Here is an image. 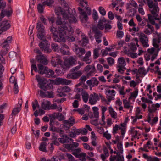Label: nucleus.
Returning <instances> with one entry per match:
<instances>
[{"label":"nucleus","mask_w":161,"mask_h":161,"mask_svg":"<svg viewBox=\"0 0 161 161\" xmlns=\"http://www.w3.org/2000/svg\"><path fill=\"white\" fill-rule=\"evenodd\" d=\"M82 74V71L81 70H80L78 72H73V77L74 79H77L80 77Z\"/></svg>","instance_id":"58836bf2"},{"label":"nucleus","mask_w":161,"mask_h":161,"mask_svg":"<svg viewBox=\"0 0 161 161\" xmlns=\"http://www.w3.org/2000/svg\"><path fill=\"white\" fill-rule=\"evenodd\" d=\"M39 87L42 89L43 90L46 91L47 90H50L52 88L53 85L51 83H48L46 86L45 85L44 86H39Z\"/></svg>","instance_id":"72a5a7b5"},{"label":"nucleus","mask_w":161,"mask_h":161,"mask_svg":"<svg viewBox=\"0 0 161 161\" xmlns=\"http://www.w3.org/2000/svg\"><path fill=\"white\" fill-rule=\"evenodd\" d=\"M51 105V103L50 101H43L41 103V108L45 110H49L50 109V107Z\"/></svg>","instance_id":"b1692460"},{"label":"nucleus","mask_w":161,"mask_h":161,"mask_svg":"<svg viewBox=\"0 0 161 161\" xmlns=\"http://www.w3.org/2000/svg\"><path fill=\"white\" fill-rule=\"evenodd\" d=\"M79 146L77 142H73L72 144H66L64 145V147L69 151H72V153L76 157L81 152V149L80 148L75 149Z\"/></svg>","instance_id":"20e7f679"},{"label":"nucleus","mask_w":161,"mask_h":161,"mask_svg":"<svg viewBox=\"0 0 161 161\" xmlns=\"http://www.w3.org/2000/svg\"><path fill=\"white\" fill-rule=\"evenodd\" d=\"M62 92H69L70 90V88L68 86H65L64 87L60 88Z\"/></svg>","instance_id":"6e6d98bb"},{"label":"nucleus","mask_w":161,"mask_h":161,"mask_svg":"<svg viewBox=\"0 0 161 161\" xmlns=\"http://www.w3.org/2000/svg\"><path fill=\"white\" fill-rule=\"evenodd\" d=\"M75 52L76 55L79 58L82 57V55L86 53V51L84 48L79 47L76 45L75 49Z\"/></svg>","instance_id":"2eb2a0df"},{"label":"nucleus","mask_w":161,"mask_h":161,"mask_svg":"<svg viewBox=\"0 0 161 161\" xmlns=\"http://www.w3.org/2000/svg\"><path fill=\"white\" fill-rule=\"evenodd\" d=\"M1 20V19L0 18V21ZM11 25L8 22V21H3L0 24L1 30H7L8 29Z\"/></svg>","instance_id":"a211bd4d"},{"label":"nucleus","mask_w":161,"mask_h":161,"mask_svg":"<svg viewBox=\"0 0 161 161\" xmlns=\"http://www.w3.org/2000/svg\"><path fill=\"white\" fill-rule=\"evenodd\" d=\"M53 114L54 115L55 118L58 119L59 121H62L65 119L64 116L61 113H54Z\"/></svg>","instance_id":"cd10ccee"},{"label":"nucleus","mask_w":161,"mask_h":161,"mask_svg":"<svg viewBox=\"0 0 161 161\" xmlns=\"http://www.w3.org/2000/svg\"><path fill=\"white\" fill-rule=\"evenodd\" d=\"M95 33V37L96 39V42L99 43L101 42V40L99 39L102 36V34L101 33L100 31H94Z\"/></svg>","instance_id":"c85d7f7f"},{"label":"nucleus","mask_w":161,"mask_h":161,"mask_svg":"<svg viewBox=\"0 0 161 161\" xmlns=\"http://www.w3.org/2000/svg\"><path fill=\"white\" fill-rule=\"evenodd\" d=\"M0 10L2 11L0 14L1 17L0 18L1 19L4 17L5 16L9 17L12 13V11H11L3 10V9Z\"/></svg>","instance_id":"a878e982"},{"label":"nucleus","mask_w":161,"mask_h":161,"mask_svg":"<svg viewBox=\"0 0 161 161\" xmlns=\"http://www.w3.org/2000/svg\"><path fill=\"white\" fill-rule=\"evenodd\" d=\"M47 143L45 142H42L39 147V149L41 151L46 152L47 150H46Z\"/></svg>","instance_id":"c756f323"},{"label":"nucleus","mask_w":161,"mask_h":161,"mask_svg":"<svg viewBox=\"0 0 161 161\" xmlns=\"http://www.w3.org/2000/svg\"><path fill=\"white\" fill-rule=\"evenodd\" d=\"M77 58L76 57L70 56L64 62V65L67 67L69 68L77 63Z\"/></svg>","instance_id":"6e6552de"},{"label":"nucleus","mask_w":161,"mask_h":161,"mask_svg":"<svg viewBox=\"0 0 161 161\" xmlns=\"http://www.w3.org/2000/svg\"><path fill=\"white\" fill-rule=\"evenodd\" d=\"M116 86L119 88V89H120L119 91V92L120 95H123L125 94V93L124 92L125 87L124 86H123L122 87H120V86H119L117 85H116Z\"/></svg>","instance_id":"8fccbe9b"},{"label":"nucleus","mask_w":161,"mask_h":161,"mask_svg":"<svg viewBox=\"0 0 161 161\" xmlns=\"http://www.w3.org/2000/svg\"><path fill=\"white\" fill-rule=\"evenodd\" d=\"M80 65L77 66L75 67H74L71 69L70 71L72 73L78 72L79 71L78 70L80 69Z\"/></svg>","instance_id":"e2e57ef3"},{"label":"nucleus","mask_w":161,"mask_h":161,"mask_svg":"<svg viewBox=\"0 0 161 161\" xmlns=\"http://www.w3.org/2000/svg\"><path fill=\"white\" fill-rule=\"evenodd\" d=\"M106 21V20L104 18H103V19L100 20H99L97 26V27H93V29H96V30H97L98 29H100L103 30L104 28V24L103 23L105 22Z\"/></svg>","instance_id":"6ab92c4d"},{"label":"nucleus","mask_w":161,"mask_h":161,"mask_svg":"<svg viewBox=\"0 0 161 161\" xmlns=\"http://www.w3.org/2000/svg\"><path fill=\"white\" fill-rule=\"evenodd\" d=\"M118 64L117 66V68H119L118 71L119 72L123 74L124 69H126L125 67L126 63L124 58L123 57L119 58L118 60Z\"/></svg>","instance_id":"0eeeda50"},{"label":"nucleus","mask_w":161,"mask_h":161,"mask_svg":"<svg viewBox=\"0 0 161 161\" xmlns=\"http://www.w3.org/2000/svg\"><path fill=\"white\" fill-rule=\"evenodd\" d=\"M138 72L139 74H142L145 75L147 72L144 67H140L138 70Z\"/></svg>","instance_id":"5fc2aeb1"},{"label":"nucleus","mask_w":161,"mask_h":161,"mask_svg":"<svg viewBox=\"0 0 161 161\" xmlns=\"http://www.w3.org/2000/svg\"><path fill=\"white\" fill-rule=\"evenodd\" d=\"M107 92L108 93V94L107 95V98L108 101L110 102L111 100L114 99V97L115 95L114 94L115 91L114 90H112L111 91L108 90H107Z\"/></svg>","instance_id":"aec40b11"},{"label":"nucleus","mask_w":161,"mask_h":161,"mask_svg":"<svg viewBox=\"0 0 161 161\" xmlns=\"http://www.w3.org/2000/svg\"><path fill=\"white\" fill-rule=\"evenodd\" d=\"M79 6L83 8L85 7V11L80 7H78V9L80 14V19L83 18L86 21L88 18L87 15L91 14V10L87 6V2L86 0H80Z\"/></svg>","instance_id":"f03ea898"},{"label":"nucleus","mask_w":161,"mask_h":161,"mask_svg":"<svg viewBox=\"0 0 161 161\" xmlns=\"http://www.w3.org/2000/svg\"><path fill=\"white\" fill-rule=\"evenodd\" d=\"M55 12L56 15L58 16L56 20V24L58 26L59 30H69L72 29V27L68 23L66 19H62L59 16L62 14L63 11L61 7H57L55 8Z\"/></svg>","instance_id":"f257e3e1"},{"label":"nucleus","mask_w":161,"mask_h":161,"mask_svg":"<svg viewBox=\"0 0 161 161\" xmlns=\"http://www.w3.org/2000/svg\"><path fill=\"white\" fill-rule=\"evenodd\" d=\"M148 19L150 23L153 25L155 24V22L154 20V18L150 14H148Z\"/></svg>","instance_id":"4d7b16f0"},{"label":"nucleus","mask_w":161,"mask_h":161,"mask_svg":"<svg viewBox=\"0 0 161 161\" xmlns=\"http://www.w3.org/2000/svg\"><path fill=\"white\" fill-rule=\"evenodd\" d=\"M36 79L38 82L40 86H44L47 82V80L45 78H41L39 75L36 76Z\"/></svg>","instance_id":"5701e85b"},{"label":"nucleus","mask_w":161,"mask_h":161,"mask_svg":"<svg viewBox=\"0 0 161 161\" xmlns=\"http://www.w3.org/2000/svg\"><path fill=\"white\" fill-rule=\"evenodd\" d=\"M61 136L62 138H59L58 140L61 143H69L73 141V139L69 138L65 134L62 135Z\"/></svg>","instance_id":"f3484780"},{"label":"nucleus","mask_w":161,"mask_h":161,"mask_svg":"<svg viewBox=\"0 0 161 161\" xmlns=\"http://www.w3.org/2000/svg\"><path fill=\"white\" fill-rule=\"evenodd\" d=\"M44 5L43 4H39L37 5V9L38 12L40 13H42L43 12L44 10V7L43 6Z\"/></svg>","instance_id":"79ce46f5"},{"label":"nucleus","mask_w":161,"mask_h":161,"mask_svg":"<svg viewBox=\"0 0 161 161\" xmlns=\"http://www.w3.org/2000/svg\"><path fill=\"white\" fill-rule=\"evenodd\" d=\"M23 101L22 98L20 100H19L18 103L17 104V107L14 108L12 111L11 115L15 116L16 114L19 113L21 110V107L22 105Z\"/></svg>","instance_id":"ddd939ff"},{"label":"nucleus","mask_w":161,"mask_h":161,"mask_svg":"<svg viewBox=\"0 0 161 161\" xmlns=\"http://www.w3.org/2000/svg\"><path fill=\"white\" fill-rule=\"evenodd\" d=\"M66 31H54L53 35L54 40L60 43L65 42L66 41L65 37L66 36Z\"/></svg>","instance_id":"7ed1b4c3"},{"label":"nucleus","mask_w":161,"mask_h":161,"mask_svg":"<svg viewBox=\"0 0 161 161\" xmlns=\"http://www.w3.org/2000/svg\"><path fill=\"white\" fill-rule=\"evenodd\" d=\"M119 127H119L118 125L116 124L115 125V126H114L113 127V133L114 134L116 133L117 131L118 130V129H119Z\"/></svg>","instance_id":"338daca9"},{"label":"nucleus","mask_w":161,"mask_h":161,"mask_svg":"<svg viewBox=\"0 0 161 161\" xmlns=\"http://www.w3.org/2000/svg\"><path fill=\"white\" fill-rule=\"evenodd\" d=\"M69 125L71 126H72L75 122V119L72 117H71L69 119Z\"/></svg>","instance_id":"69168bd1"},{"label":"nucleus","mask_w":161,"mask_h":161,"mask_svg":"<svg viewBox=\"0 0 161 161\" xmlns=\"http://www.w3.org/2000/svg\"><path fill=\"white\" fill-rule=\"evenodd\" d=\"M66 156L69 161H76L74 157L69 153H66Z\"/></svg>","instance_id":"603ef678"},{"label":"nucleus","mask_w":161,"mask_h":161,"mask_svg":"<svg viewBox=\"0 0 161 161\" xmlns=\"http://www.w3.org/2000/svg\"><path fill=\"white\" fill-rule=\"evenodd\" d=\"M82 45L83 46L84 45H86V44L88 42V38L86 37V36H85L84 37H83L82 38Z\"/></svg>","instance_id":"774afa93"},{"label":"nucleus","mask_w":161,"mask_h":161,"mask_svg":"<svg viewBox=\"0 0 161 161\" xmlns=\"http://www.w3.org/2000/svg\"><path fill=\"white\" fill-rule=\"evenodd\" d=\"M6 6V3L3 2V0H0V10L4 9Z\"/></svg>","instance_id":"0e129e2a"},{"label":"nucleus","mask_w":161,"mask_h":161,"mask_svg":"<svg viewBox=\"0 0 161 161\" xmlns=\"http://www.w3.org/2000/svg\"><path fill=\"white\" fill-rule=\"evenodd\" d=\"M107 60L108 64L110 66H112L114 62V59L111 57L107 58Z\"/></svg>","instance_id":"3c124183"},{"label":"nucleus","mask_w":161,"mask_h":161,"mask_svg":"<svg viewBox=\"0 0 161 161\" xmlns=\"http://www.w3.org/2000/svg\"><path fill=\"white\" fill-rule=\"evenodd\" d=\"M14 92L15 94H17L18 92V86L17 84V80H16L14 83Z\"/></svg>","instance_id":"864d4df0"},{"label":"nucleus","mask_w":161,"mask_h":161,"mask_svg":"<svg viewBox=\"0 0 161 161\" xmlns=\"http://www.w3.org/2000/svg\"><path fill=\"white\" fill-rule=\"evenodd\" d=\"M127 55L128 56L131 57L132 58H136L137 57V54L136 53L129 52L127 53Z\"/></svg>","instance_id":"bf43d9fd"},{"label":"nucleus","mask_w":161,"mask_h":161,"mask_svg":"<svg viewBox=\"0 0 161 161\" xmlns=\"http://www.w3.org/2000/svg\"><path fill=\"white\" fill-rule=\"evenodd\" d=\"M57 95L59 97H63L66 96V94L64 92H62L60 88L57 89Z\"/></svg>","instance_id":"a19ab883"},{"label":"nucleus","mask_w":161,"mask_h":161,"mask_svg":"<svg viewBox=\"0 0 161 161\" xmlns=\"http://www.w3.org/2000/svg\"><path fill=\"white\" fill-rule=\"evenodd\" d=\"M53 0H46L42 3L43 5H47L48 6L52 7L54 3Z\"/></svg>","instance_id":"4c0bfd02"},{"label":"nucleus","mask_w":161,"mask_h":161,"mask_svg":"<svg viewBox=\"0 0 161 161\" xmlns=\"http://www.w3.org/2000/svg\"><path fill=\"white\" fill-rule=\"evenodd\" d=\"M36 28L38 30H44L45 27L43 24H41L40 22H39L37 23Z\"/></svg>","instance_id":"de8ad7c7"},{"label":"nucleus","mask_w":161,"mask_h":161,"mask_svg":"<svg viewBox=\"0 0 161 161\" xmlns=\"http://www.w3.org/2000/svg\"><path fill=\"white\" fill-rule=\"evenodd\" d=\"M130 49L133 52H135L137 50L136 45L134 43L131 42L129 45Z\"/></svg>","instance_id":"37998d69"},{"label":"nucleus","mask_w":161,"mask_h":161,"mask_svg":"<svg viewBox=\"0 0 161 161\" xmlns=\"http://www.w3.org/2000/svg\"><path fill=\"white\" fill-rule=\"evenodd\" d=\"M109 108V113L111 117L115 119L117 118V113L111 107H110Z\"/></svg>","instance_id":"2f4dec72"},{"label":"nucleus","mask_w":161,"mask_h":161,"mask_svg":"<svg viewBox=\"0 0 161 161\" xmlns=\"http://www.w3.org/2000/svg\"><path fill=\"white\" fill-rule=\"evenodd\" d=\"M98 10L100 14L103 16H104L106 15V11L104 8L100 6L98 8Z\"/></svg>","instance_id":"a18cd8bd"},{"label":"nucleus","mask_w":161,"mask_h":161,"mask_svg":"<svg viewBox=\"0 0 161 161\" xmlns=\"http://www.w3.org/2000/svg\"><path fill=\"white\" fill-rule=\"evenodd\" d=\"M86 83L89 86L92 85V86H95L98 85L99 81L97 80L96 78L94 77L87 80Z\"/></svg>","instance_id":"4be33fe9"},{"label":"nucleus","mask_w":161,"mask_h":161,"mask_svg":"<svg viewBox=\"0 0 161 161\" xmlns=\"http://www.w3.org/2000/svg\"><path fill=\"white\" fill-rule=\"evenodd\" d=\"M139 36L140 37L139 38L140 41L141 42L143 47H148V39L147 37L143 33H141Z\"/></svg>","instance_id":"9b49d317"},{"label":"nucleus","mask_w":161,"mask_h":161,"mask_svg":"<svg viewBox=\"0 0 161 161\" xmlns=\"http://www.w3.org/2000/svg\"><path fill=\"white\" fill-rule=\"evenodd\" d=\"M123 103L124 104V107L127 109H128L130 107L129 103L126 99H124Z\"/></svg>","instance_id":"052dcab7"},{"label":"nucleus","mask_w":161,"mask_h":161,"mask_svg":"<svg viewBox=\"0 0 161 161\" xmlns=\"http://www.w3.org/2000/svg\"><path fill=\"white\" fill-rule=\"evenodd\" d=\"M62 62V61L60 58L57 57L53 58V59L51 60L52 64L54 67L56 66L57 64H60Z\"/></svg>","instance_id":"bb28decb"},{"label":"nucleus","mask_w":161,"mask_h":161,"mask_svg":"<svg viewBox=\"0 0 161 161\" xmlns=\"http://www.w3.org/2000/svg\"><path fill=\"white\" fill-rule=\"evenodd\" d=\"M39 46L40 48L42 49V51L44 50L47 53H49L51 51V49L49 48V46L46 45L44 43L41 42Z\"/></svg>","instance_id":"412c9836"},{"label":"nucleus","mask_w":161,"mask_h":161,"mask_svg":"<svg viewBox=\"0 0 161 161\" xmlns=\"http://www.w3.org/2000/svg\"><path fill=\"white\" fill-rule=\"evenodd\" d=\"M138 89L136 88L135 91L131 92L130 96L129 98V99L130 100L132 99V98H136L138 93Z\"/></svg>","instance_id":"c9c22d12"},{"label":"nucleus","mask_w":161,"mask_h":161,"mask_svg":"<svg viewBox=\"0 0 161 161\" xmlns=\"http://www.w3.org/2000/svg\"><path fill=\"white\" fill-rule=\"evenodd\" d=\"M56 80L55 82H54L55 81L54 80H51L50 81L51 83H54L57 85L62 84L63 85H67L69 84L71 82V80L60 78L56 79Z\"/></svg>","instance_id":"9d476101"},{"label":"nucleus","mask_w":161,"mask_h":161,"mask_svg":"<svg viewBox=\"0 0 161 161\" xmlns=\"http://www.w3.org/2000/svg\"><path fill=\"white\" fill-rule=\"evenodd\" d=\"M82 98L83 101L85 102L86 103L88 100L89 95L88 93L85 92L82 93Z\"/></svg>","instance_id":"e433bc0d"},{"label":"nucleus","mask_w":161,"mask_h":161,"mask_svg":"<svg viewBox=\"0 0 161 161\" xmlns=\"http://www.w3.org/2000/svg\"><path fill=\"white\" fill-rule=\"evenodd\" d=\"M67 19L70 22H76L77 21L76 19V15L75 14H70L67 18Z\"/></svg>","instance_id":"7c9ffc66"},{"label":"nucleus","mask_w":161,"mask_h":161,"mask_svg":"<svg viewBox=\"0 0 161 161\" xmlns=\"http://www.w3.org/2000/svg\"><path fill=\"white\" fill-rule=\"evenodd\" d=\"M17 55V53L16 52H10L9 54V56L10 58H15Z\"/></svg>","instance_id":"680f3d73"},{"label":"nucleus","mask_w":161,"mask_h":161,"mask_svg":"<svg viewBox=\"0 0 161 161\" xmlns=\"http://www.w3.org/2000/svg\"><path fill=\"white\" fill-rule=\"evenodd\" d=\"M34 103H32V108L34 110H35L36 107H37L38 108H40V106L38 103L37 101L36 100H35Z\"/></svg>","instance_id":"09e8293b"},{"label":"nucleus","mask_w":161,"mask_h":161,"mask_svg":"<svg viewBox=\"0 0 161 161\" xmlns=\"http://www.w3.org/2000/svg\"><path fill=\"white\" fill-rule=\"evenodd\" d=\"M51 47L54 51H58V45L56 43H52L51 44Z\"/></svg>","instance_id":"49530a36"},{"label":"nucleus","mask_w":161,"mask_h":161,"mask_svg":"<svg viewBox=\"0 0 161 161\" xmlns=\"http://www.w3.org/2000/svg\"><path fill=\"white\" fill-rule=\"evenodd\" d=\"M50 108L52 109H57V110L59 112H61L62 110V107L60 106L58 107L55 103H53L50 105Z\"/></svg>","instance_id":"f704fd0d"},{"label":"nucleus","mask_w":161,"mask_h":161,"mask_svg":"<svg viewBox=\"0 0 161 161\" xmlns=\"http://www.w3.org/2000/svg\"><path fill=\"white\" fill-rule=\"evenodd\" d=\"M12 40V37L11 36H10L8 37L7 39L3 41L1 45L5 51L4 53H3V54H6L7 51L9 48V44L11 43Z\"/></svg>","instance_id":"423d86ee"},{"label":"nucleus","mask_w":161,"mask_h":161,"mask_svg":"<svg viewBox=\"0 0 161 161\" xmlns=\"http://www.w3.org/2000/svg\"><path fill=\"white\" fill-rule=\"evenodd\" d=\"M36 60L38 63H40L44 65L47 64L48 63V61L46 58V56L43 55H37L36 58Z\"/></svg>","instance_id":"f8f14e48"},{"label":"nucleus","mask_w":161,"mask_h":161,"mask_svg":"<svg viewBox=\"0 0 161 161\" xmlns=\"http://www.w3.org/2000/svg\"><path fill=\"white\" fill-rule=\"evenodd\" d=\"M157 38H154L153 39L152 44L153 46L155 48L159 47V44L161 42V36L160 33H159L155 32Z\"/></svg>","instance_id":"4468645a"},{"label":"nucleus","mask_w":161,"mask_h":161,"mask_svg":"<svg viewBox=\"0 0 161 161\" xmlns=\"http://www.w3.org/2000/svg\"><path fill=\"white\" fill-rule=\"evenodd\" d=\"M90 97L89 99V103L91 105H93L96 103L97 101L99 100L98 95L94 93L90 95Z\"/></svg>","instance_id":"dca6fc26"},{"label":"nucleus","mask_w":161,"mask_h":161,"mask_svg":"<svg viewBox=\"0 0 161 161\" xmlns=\"http://www.w3.org/2000/svg\"><path fill=\"white\" fill-rule=\"evenodd\" d=\"M54 115H53V114H49L48 115V116L50 118V125H53V123H54V120L56 119L55 118V116H54Z\"/></svg>","instance_id":"c03bdc74"},{"label":"nucleus","mask_w":161,"mask_h":161,"mask_svg":"<svg viewBox=\"0 0 161 161\" xmlns=\"http://www.w3.org/2000/svg\"><path fill=\"white\" fill-rule=\"evenodd\" d=\"M38 72L42 75L45 74L46 76L48 78H55L56 77V75H54V72L52 70L49 69L47 67H45L44 71H40Z\"/></svg>","instance_id":"1a4fd4ad"},{"label":"nucleus","mask_w":161,"mask_h":161,"mask_svg":"<svg viewBox=\"0 0 161 161\" xmlns=\"http://www.w3.org/2000/svg\"><path fill=\"white\" fill-rule=\"evenodd\" d=\"M37 37L38 39L43 41H46L45 33L44 31H38Z\"/></svg>","instance_id":"393cba45"},{"label":"nucleus","mask_w":161,"mask_h":161,"mask_svg":"<svg viewBox=\"0 0 161 161\" xmlns=\"http://www.w3.org/2000/svg\"><path fill=\"white\" fill-rule=\"evenodd\" d=\"M92 17L93 19L95 20H96L98 19V15L97 12L95 10H93V13H92Z\"/></svg>","instance_id":"13d9d810"},{"label":"nucleus","mask_w":161,"mask_h":161,"mask_svg":"<svg viewBox=\"0 0 161 161\" xmlns=\"http://www.w3.org/2000/svg\"><path fill=\"white\" fill-rule=\"evenodd\" d=\"M100 50L99 48H95L93 51V58L94 59L97 58L99 56V51Z\"/></svg>","instance_id":"ea45409f"},{"label":"nucleus","mask_w":161,"mask_h":161,"mask_svg":"<svg viewBox=\"0 0 161 161\" xmlns=\"http://www.w3.org/2000/svg\"><path fill=\"white\" fill-rule=\"evenodd\" d=\"M147 3L149 8L153 9L151 10V12L154 17H156L158 16L159 9L157 3H154L152 0H147Z\"/></svg>","instance_id":"39448f33"},{"label":"nucleus","mask_w":161,"mask_h":161,"mask_svg":"<svg viewBox=\"0 0 161 161\" xmlns=\"http://www.w3.org/2000/svg\"><path fill=\"white\" fill-rule=\"evenodd\" d=\"M86 154L84 153H81L76 157L77 158H79V159L81 161H86Z\"/></svg>","instance_id":"473e14b6"}]
</instances>
